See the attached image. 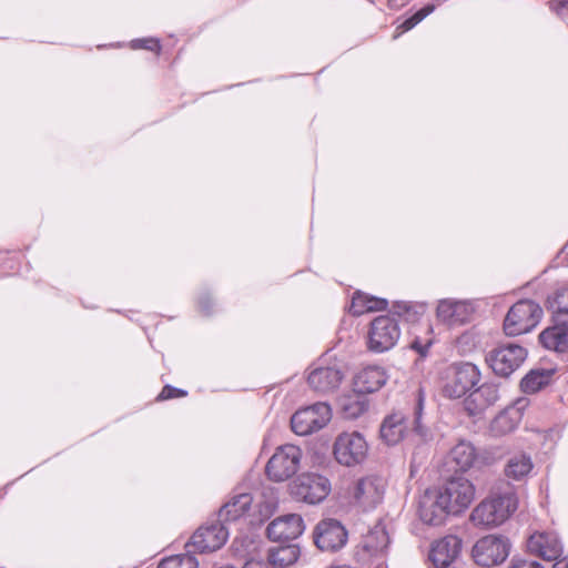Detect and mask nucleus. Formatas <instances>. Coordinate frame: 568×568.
Wrapping results in <instances>:
<instances>
[{"label":"nucleus","instance_id":"f257e3e1","mask_svg":"<svg viewBox=\"0 0 568 568\" xmlns=\"http://www.w3.org/2000/svg\"><path fill=\"white\" fill-rule=\"evenodd\" d=\"M425 392L419 387L415 395L412 416L407 417L400 412L386 416L381 425V438L389 446L398 444L407 436L409 428L420 439H426L428 428L423 424Z\"/></svg>","mask_w":568,"mask_h":568},{"label":"nucleus","instance_id":"f03ea898","mask_svg":"<svg viewBox=\"0 0 568 568\" xmlns=\"http://www.w3.org/2000/svg\"><path fill=\"white\" fill-rule=\"evenodd\" d=\"M518 507L514 491L495 494L481 500L471 511L470 520L475 526L493 528L504 524Z\"/></svg>","mask_w":568,"mask_h":568},{"label":"nucleus","instance_id":"7ed1b4c3","mask_svg":"<svg viewBox=\"0 0 568 568\" xmlns=\"http://www.w3.org/2000/svg\"><path fill=\"white\" fill-rule=\"evenodd\" d=\"M544 311L532 300H520L507 312L504 332L507 336H518L531 332L541 321Z\"/></svg>","mask_w":568,"mask_h":568},{"label":"nucleus","instance_id":"20e7f679","mask_svg":"<svg viewBox=\"0 0 568 568\" xmlns=\"http://www.w3.org/2000/svg\"><path fill=\"white\" fill-rule=\"evenodd\" d=\"M474 484L463 477L454 476L449 478L437 491L440 504L444 508L456 516L464 513L475 499Z\"/></svg>","mask_w":568,"mask_h":568},{"label":"nucleus","instance_id":"39448f33","mask_svg":"<svg viewBox=\"0 0 568 568\" xmlns=\"http://www.w3.org/2000/svg\"><path fill=\"white\" fill-rule=\"evenodd\" d=\"M301 449L295 445L278 447L268 459L265 473L270 480L282 483L293 477L300 468Z\"/></svg>","mask_w":568,"mask_h":568},{"label":"nucleus","instance_id":"423d86ee","mask_svg":"<svg viewBox=\"0 0 568 568\" xmlns=\"http://www.w3.org/2000/svg\"><path fill=\"white\" fill-rule=\"evenodd\" d=\"M510 541L500 535H488L476 541L471 556L481 567L497 566L506 560L510 551Z\"/></svg>","mask_w":568,"mask_h":568},{"label":"nucleus","instance_id":"0eeeda50","mask_svg":"<svg viewBox=\"0 0 568 568\" xmlns=\"http://www.w3.org/2000/svg\"><path fill=\"white\" fill-rule=\"evenodd\" d=\"M480 378V371L475 364L469 362L454 364L443 393L448 398H460L477 386Z\"/></svg>","mask_w":568,"mask_h":568},{"label":"nucleus","instance_id":"6e6552de","mask_svg":"<svg viewBox=\"0 0 568 568\" xmlns=\"http://www.w3.org/2000/svg\"><path fill=\"white\" fill-rule=\"evenodd\" d=\"M527 351L517 344L495 347L486 355V363L500 377L510 376L526 359Z\"/></svg>","mask_w":568,"mask_h":568},{"label":"nucleus","instance_id":"1a4fd4ad","mask_svg":"<svg viewBox=\"0 0 568 568\" xmlns=\"http://www.w3.org/2000/svg\"><path fill=\"white\" fill-rule=\"evenodd\" d=\"M291 493L297 500L316 505L331 493L328 478L315 473L300 475L291 485Z\"/></svg>","mask_w":568,"mask_h":568},{"label":"nucleus","instance_id":"9d476101","mask_svg":"<svg viewBox=\"0 0 568 568\" xmlns=\"http://www.w3.org/2000/svg\"><path fill=\"white\" fill-rule=\"evenodd\" d=\"M331 417L329 405L316 403L295 412L291 417V427L296 435L306 436L326 426Z\"/></svg>","mask_w":568,"mask_h":568},{"label":"nucleus","instance_id":"9b49d317","mask_svg":"<svg viewBox=\"0 0 568 568\" xmlns=\"http://www.w3.org/2000/svg\"><path fill=\"white\" fill-rule=\"evenodd\" d=\"M400 336L398 322L389 315H381L371 323L368 348L375 353H384L393 348Z\"/></svg>","mask_w":568,"mask_h":568},{"label":"nucleus","instance_id":"f8f14e48","mask_svg":"<svg viewBox=\"0 0 568 568\" xmlns=\"http://www.w3.org/2000/svg\"><path fill=\"white\" fill-rule=\"evenodd\" d=\"M368 446L365 438L357 432L343 433L334 443V456L338 464L352 467L363 463Z\"/></svg>","mask_w":568,"mask_h":568},{"label":"nucleus","instance_id":"ddd939ff","mask_svg":"<svg viewBox=\"0 0 568 568\" xmlns=\"http://www.w3.org/2000/svg\"><path fill=\"white\" fill-rule=\"evenodd\" d=\"M229 538V530L223 520H214L201 526L191 537L185 548H192L195 552L204 554L220 549Z\"/></svg>","mask_w":568,"mask_h":568},{"label":"nucleus","instance_id":"4468645a","mask_svg":"<svg viewBox=\"0 0 568 568\" xmlns=\"http://www.w3.org/2000/svg\"><path fill=\"white\" fill-rule=\"evenodd\" d=\"M314 542L322 551H337L347 542V530L334 518L321 520L314 529Z\"/></svg>","mask_w":568,"mask_h":568},{"label":"nucleus","instance_id":"2eb2a0df","mask_svg":"<svg viewBox=\"0 0 568 568\" xmlns=\"http://www.w3.org/2000/svg\"><path fill=\"white\" fill-rule=\"evenodd\" d=\"M450 458L462 471L473 467L488 466L495 460L488 449H477L467 440H460L452 448Z\"/></svg>","mask_w":568,"mask_h":568},{"label":"nucleus","instance_id":"dca6fc26","mask_svg":"<svg viewBox=\"0 0 568 568\" xmlns=\"http://www.w3.org/2000/svg\"><path fill=\"white\" fill-rule=\"evenodd\" d=\"M305 529L303 518L297 514H287L273 519L267 528V537L275 542H290L298 538Z\"/></svg>","mask_w":568,"mask_h":568},{"label":"nucleus","instance_id":"f3484780","mask_svg":"<svg viewBox=\"0 0 568 568\" xmlns=\"http://www.w3.org/2000/svg\"><path fill=\"white\" fill-rule=\"evenodd\" d=\"M385 481L381 477L367 476L357 480L353 489L355 501L365 510L375 508L384 497Z\"/></svg>","mask_w":568,"mask_h":568},{"label":"nucleus","instance_id":"a211bd4d","mask_svg":"<svg viewBox=\"0 0 568 568\" xmlns=\"http://www.w3.org/2000/svg\"><path fill=\"white\" fill-rule=\"evenodd\" d=\"M344 378L343 371L336 365L314 367L307 377L310 387L320 393L328 394L336 390Z\"/></svg>","mask_w":568,"mask_h":568},{"label":"nucleus","instance_id":"6ab92c4d","mask_svg":"<svg viewBox=\"0 0 568 568\" xmlns=\"http://www.w3.org/2000/svg\"><path fill=\"white\" fill-rule=\"evenodd\" d=\"M527 549L545 560L552 561L562 555V544L556 532H535L527 540Z\"/></svg>","mask_w":568,"mask_h":568},{"label":"nucleus","instance_id":"aec40b11","mask_svg":"<svg viewBox=\"0 0 568 568\" xmlns=\"http://www.w3.org/2000/svg\"><path fill=\"white\" fill-rule=\"evenodd\" d=\"M463 540L447 535L432 544L428 558L436 568H446L459 556Z\"/></svg>","mask_w":568,"mask_h":568},{"label":"nucleus","instance_id":"412c9836","mask_svg":"<svg viewBox=\"0 0 568 568\" xmlns=\"http://www.w3.org/2000/svg\"><path fill=\"white\" fill-rule=\"evenodd\" d=\"M471 313L473 307L470 303L452 298L440 300L436 310L437 318L448 325L466 323Z\"/></svg>","mask_w":568,"mask_h":568},{"label":"nucleus","instance_id":"4be33fe9","mask_svg":"<svg viewBox=\"0 0 568 568\" xmlns=\"http://www.w3.org/2000/svg\"><path fill=\"white\" fill-rule=\"evenodd\" d=\"M385 368L376 365L364 367L354 377V389L361 394L379 390L387 382Z\"/></svg>","mask_w":568,"mask_h":568},{"label":"nucleus","instance_id":"5701e85b","mask_svg":"<svg viewBox=\"0 0 568 568\" xmlns=\"http://www.w3.org/2000/svg\"><path fill=\"white\" fill-rule=\"evenodd\" d=\"M540 344L556 353L568 354V322L556 318V323L539 334Z\"/></svg>","mask_w":568,"mask_h":568},{"label":"nucleus","instance_id":"b1692460","mask_svg":"<svg viewBox=\"0 0 568 568\" xmlns=\"http://www.w3.org/2000/svg\"><path fill=\"white\" fill-rule=\"evenodd\" d=\"M534 469V463L530 454L526 452H516L510 454L504 466V475L514 481H523L528 478Z\"/></svg>","mask_w":568,"mask_h":568},{"label":"nucleus","instance_id":"393cba45","mask_svg":"<svg viewBox=\"0 0 568 568\" xmlns=\"http://www.w3.org/2000/svg\"><path fill=\"white\" fill-rule=\"evenodd\" d=\"M523 406H509L501 410L490 423L489 430L496 436L513 433L523 419Z\"/></svg>","mask_w":568,"mask_h":568},{"label":"nucleus","instance_id":"a878e982","mask_svg":"<svg viewBox=\"0 0 568 568\" xmlns=\"http://www.w3.org/2000/svg\"><path fill=\"white\" fill-rule=\"evenodd\" d=\"M448 515L452 514L444 508L437 495L435 498L426 495L419 503V518L427 525L439 526L444 524Z\"/></svg>","mask_w":568,"mask_h":568},{"label":"nucleus","instance_id":"bb28decb","mask_svg":"<svg viewBox=\"0 0 568 568\" xmlns=\"http://www.w3.org/2000/svg\"><path fill=\"white\" fill-rule=\"evenodd\" d=\"M252 501L251 494H237L221 507L219 518L223 521H235L248 511Z\"/></svg>","mask_w":568,"mask_h":568},{"label":"nucleus","instance_id":"cd10ccee","mask_svg":"<svg viewBox=\"0 0 568 568\" xmlns=\"http://www.w3.org/2000/svg\"><path fill=\"white\" fill-rule=\"evenodd\" d=\"M387 306V300L371 296L357 291L352 297L349 313L354 316H361L368 312L384 311Z\"/></svg>","mask_w":568,"mask_h":568},{"label":"nucleus","instance_id":"c85d7f7f","mask_svg":"<svg viewBox=\"0 0 568 568\" xmlns=\"http://www.w3.org/2000/svg\"><path fill=\"white\" fill-rule=\"evenodd\" d=\"M301 555L296 544L281 545L268 551L267 560L274 568H287L295 564Z\"/></svg>","mask_w":568,"mask_h":568},{"label":"nucleus","instance_id":"c756f323","mask_svg":"<svg viewBox=\"0 0 568 568\" xmlns=\"http://www.w3.org/2000/svg\"><path fill=\"white\" fill-rule=\"evenodd\" d=\"M339 407L343 417L346 419H356L368 409V399L364 394L354 389L353 394L345 395L339 400Z\"/></svg>","mask_w":568,"mask_h":568},{"label":"nucleus","instance_id":"7c9ffc66","mask_svg":"<svg viewBox=\"0 0 568 568\" xmlns=\"http://www.w3.org/2000/svg\"><path fill=\"white\" fill-rule=\"evenodd\" d=\"M552 373L551 369H531L520 382L521 390L527 394H534L540 390L544 386L549 384Z\"/></svg>","mask_w":568,"mask_h":568},{"label":"nucleus","instance_id":"2f4dec72","mask_svg":"<svg viewBox=\"0 0 568 568\" xmlns=\"http://www.w3.org/2000/svg\"><path fill=\"white\" fill-rule=\"evenodd\" d=\"M389 542V536L385 527L376 525L365 537L364 548L369 554L377 555L384 552L388 548Z\"/></svg>","mask_w":568,"mask_h":568},{"label":"nucleus","instance_id":"473e14b6","mask_svg":"<svg viewBox=\"0 0 568 568\" xmlns=\"http://www.w3.org/2000/svg\"><path fill=\"white\" fill-rule=\"evenodd\" d=\"M426 303L397 301L393 304V314L404 317L407 322L418 321L426 312Z\"/></svg>","mask_w":568,"mask_h":568},{"label":"nucleus","instance_id":"72a5a7b5","mask_svg":"<svg viewBox=\"0 0 568 568\" xmlns=\"http://www.w3.org/2000/svg\"><path fill=\"white\" fill-rule=\"evenodd\" d=\"M193 552L195 551L192 548H186L185 554L163 558L158 568H199V561Z\"/></svg>","mask_w":568,"mask_h":568},{"label":"nucleus","instance_id":"f704fd0d","mask_svg":"<svg viewBox=\"0 0 568 568\" xmlns=\"http://www.w3.org/2000/svg\"><path fill=\"white\" fill-rule=\"evenodd\" d=\"M548 306L556 318H559L560 315H568V283L559 286L548 297Z\"/></svg>","mask_w":568,"mask_h":568},{"label":"nucleus","instance_id":"c9c22d12","mask_svg":"<svg viewBox=\"0 0 568 568\" xmlns=\"http://www.w3.org/2000/svg\"><path fill=\"white\" fill-rule=\"evenodd\" d=\"M464 407L467 414L473 417L480 416L488 408L478 388L469 392V395L464 400Z\"/></svg>","mask_w":568,"mask_h":568},{"label":"nucleus","instance_id":"e433bc0d","mask_svg":"<svg viewBox=\"0 0 568 568\" xmlns=\"http://www.w3.org/2000/svg\"><path fill=\"white\" fill-rule=\"evenodd\" d=\"M434 10L435 4L427 3L426 6L417 10L414 14H412L409 18L405 19L403 23L398 27V29H400L402 32L409 31L419 22H422L427 16H429Z\"/></svg>","mask_w":568,"mask_h":568},{"label":"nucleus","instance_id":"4c0bfd02","mask_svg":"<svg viewBox=\"0 0 568 568\" xmlns=\"http://www.w3.org/2000/svg\"><path fill=\"white\" fill-rule=\"evenodd\" d=\"M477 388L488 407L493 406L499 399V392L497 385L493 383H484Z\"/></svg>","mask_w":568,"mask_h":568},{"label":"nucleus","instance_id":"58836bf2","mask_svg":"<svg viewBox=\"0 0 568 568\" xmlns=\"http://www.w3.org/2000/svg\"><path fill=\"white\" fill-rule=\"evenodd\" d=\"M131 48L134 50L145 49L149 51L156 52L159 54L161 51V43L160 40L156 38L134 39L131 41Z\"/></svg>","mask_w":568,"mask_h":568},{"label":"nucleus","instance_id":"ea45409f","mask_svg":"<svg viewBox=\"0 0 568 568\" xmlns=\"http://www.w3.org/2000/svg\"><path fill=\"white\" fill-rule=\"evenodd\" d=\"M187 395V392L171 385H165L161 393L158 395L159 400H165L171 398L184 397Z\"/></svg>","mask_w":568,"mask_h":568},{"label":"nucleus","instance_id":"a19ab883","mask_svg":"<svg viewBox=\"0 0 568 568\" xmlns=\"http://www.w3.org/2000/svg\"><path fill=\"white\" fill-rule=\"evenodd\" d=\"M508 568H545V567L535 560L513 558L510 566Z\"/></svg>","mask_w":568,"mask_h":568},{"label":"nucleus","instance_id":"79ce46f5","mask_svg":"<svg viewBox=\"0 0 568 568\" xmlns=\"http://www.w3.org/2000/svg\"><path fill=\"white\" fill-rule=\"evenodd\" d=\"M199 308L201 313L205 316H209L213 313V302L209 294H203L199 298Z\"/></svg>","mask_w":568,"mask_h":568},{"label":"nucleus","instance_id":"37998d69","mask_svg":"<svg viewBox=\"0 0 568 568\" xmlns=\"http://www.w3.org/2000/svg\"><path fill=\"white\" fill-rule=\"evenodd\" d=\"M410 347L416 351L422 357H426L430 347V342L423 343L419 339H415Z\"/></svg>","mask_w":568,"mask_h":568},{"label":"nucleus","instance_id":"c03bdc74","mask_svg":"<svg viewBox=\"0 0 568 568\" xmlns=\"http://www.w3.org/2000/svg\"><path fill=\"white\" fill-rule=\"evenodd\" d=\"M551 8L558 14H562L565 11L568 12V0H555L554 2H551Z\"/></svg>","mask_w":568,"mask_h":568},{"label":"nucleus","instance_id":"a18cd8bd","mask_svg":"<svg viewBox=\"0 0 568 568\" xmlns=\"http://www.w3.org/2000/svg\"><path fill=\"white\" fill-rule=\"evenodd\" d=\"M242 568H267V566L263 560L250 559Z\"/></svg>","mask_w":568,"mask_h":568},{"label":"nucleus","instance_id":"49530a36","mask_svg":"<svg viewBox=\"0 0 568 568\" xmlns=\"http://www.w3.org/2000/svg\"><path fill=\"white\" fill-rule=\"evenodd\" d=\"M409 0H387V6L390 8V9H399L402 7H404Z\"/></svg>","mask_w":568,"mask_h":568},{"label":"nucleus","instance_id":"de8ad7c7","mask_svg":"<svg viewBox=\"0 0 568 568\" xmlns=\"http://www.w3.org/2000/svg\"><path fill=\"white\" fill-rule=\"evenodd\" d=\"M555 564L552 568H568V557H559L554 559Z\"/></svg>","mask_w":568,"mask_h":568}]
</instances>
